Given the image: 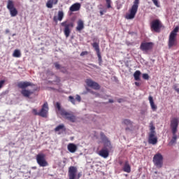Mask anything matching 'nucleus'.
I'll list each match as a JSON object with an SVG mask.
<instances>
[{
  "label": "nucleus",
  "mask_w": 179,
  "mask_h": 179,
  "mask_svg": "<svg viewBox=\"0 0 179 179\" xmlns=\"http://www.w3.org/2000/svg\"><path fill=\"white\" fill-rule=\"evenodd\" d=\"M67 149L70 153H75L78 150V146L73 143H69L67 145Z\"/></svg>",
  "instance_id": "nucleus-19"
},
{
  "label": "nucleus",
  "mask_w": 179,
  "mask_h": 179,
  "mask_svg": "<svg viewBox=\"0 0 179 179\" xmlns=\"http://www.w3.org/2000/svg\"><path fill=\"white\" fill-rule=\"evenodd\" d=\"M82 177V173L81 172L78 173V175H77V178H76V179H79Z\"/></svg>",
  "instance_id": "nucleus-41"
},
{
  "label": "nucleus",
  "mask_w": 179,
  "mask_h": 179,
  "mask_svg": "<svg viewBox=\"0 0 179 179\" xmlns=\"http://www.w3.org/2000/svg\"><path fill=\"white\" fill-rule=\"evenodd\" d=\"M143 78H144L145 80H148V79H149V75L148 73L143 74Z\"/></svg>",
  "instance_id": "nucleus-35"
},
{
  "label": "nucleus",
  "mask_w": 179,
  "mask_h": 179,
  "mask_svg": "<svg viewBox=\"0 0 179 179\" xmlns=\"http://www.w3.org/2000/svg\"><path fill=\"white\" fill-rule=\"evenodd\" d=\"M109 103H114V100H113V99H109Z\"/></svg>",
  "instance_id": "nucleus-48"
},
{
  "label": "nucleus",
  "mask_w": 179,
  "mask_h": 179,
  "mask_svg": "<svg viewBox=\"0 0 179 179\" xmlns=\"http://www.w3.org/2000/svg\"><path fill=\"white\" fill-rule=\"evenodd\" d=\"M83 29H85V24L82 20H79L77 22L76 30L77 31H81Z\"/></svg>",
  "instance_id": "nucleus-23"
},
{
  "label": "nucleus",
  "mask_w": 179,
  "mask_h": 179,
  "mask_svg": "<svg viewBox=\"0 0 179 179\" xmlns=\"http://www.w3.org/2000/svg\"><path fill=\"white\" fill-rule=\"evenodd\" d=\"M154 5H155V6H157V8H160V4H159V1L157 0H152Z\"/></svg>",
  "instance_id": "nucleus-31"
},
{
  "label": "nucleus",
  "mask_w": 179,
  "mask_h": 179,
  "mask_svg": "<svg viewBox=\"0 0 179 179\" xmlns=\"http://www.w3.org/2000/svg\"><path fill=\"white\" fill-rule=\"evenodd\" d=\"M94 43L92 44L93 48H94V50L96 52V55L98 57V61L99 64L101 65L103 64V59L101 58V53L100 52V45H99V42L97 41V39L94 38L93 39Z\"/></svg>",
  "instance_id": "nucleus-7"
},
{
  "label": "nucleus",
  "mask_w": 179,
  "mask_h": 179,
  "mask_svg": "<svg viewBox=\"0 0 179 179\" xmlns=\"http://www.w3.org/2000/svg\"><path fill=\"white\" fill-rule=\"evenodd\" d=\"M76 100H77V101H80L81 100L80 96L76 95Z\"/></svg>",
  "instance_id": "nucleus-40"
},
{
  "label": "nucleus",
  "mask_w": 179,
  "mask_h": 179,
  "mask_svg": "<svg viewBox=\"0 0 179 179\" xmlns=\"http://www.w3.org/2000/svg\"><path fill=\"white\" fill-rule=\"evenodd\" d=\"M128 129H129V128L127 127V128H126V131H128Z\"/></svg>",
  "instance_id": "nucleus-53"
},
{
  "label": "nucleus",
  "mask_w": 179,
  "mask_h": 179,
  "mask_svg": "<svg viewBox=\"0 0 179 179\" xmlns=\"http://www.w3.org/2000/svg\"><path fill=\"white\" fill-rule=\"evenodd\" d=\"M36 162L40 167H47L48 162L45 160V155L44 154H38L36 156Z\"/></svg>",
  "instance_id": "nucleus-9"
},
{
  "label": "nucleus",
  "mask_w": 179,
  "mask_h": 179,
  "mask_svg": "<svg viewBox=\"0 0 179 179\" xmlns=\"http://www.w3.org/2000/svg\"><path fill=\"white\" fill-rule=\"evenodd\" d=\"M60 71L63 72V73H66V68L61 67Z\"/></svg>",
  "instance_id": "nucleus-37"
},
{
  "label": "nucleus",
  "mask_w": 179,
  "mask_h": 179,
  "mask_svg": "<svg viewBox=\"0 0 179 179\" xmlns=\"http://www.w3.org/2000/svg\"><path fill=\"white\" fill-rule=\"evenodd\" d=\"M80 9V3H75L70 7L69 10L70 12H78V10H79Z\"/></svg>",
  "instance_id": "nucleus-21"
},
{
  "label": "nucleus",
  "mask_w": 179,
  "mask_h": 179,
  "mask_svg": "<svg viewBox=\"0 0 179 179\" xmlns=\"http://www.w3.org/2000/svg\"><path fill=\"white\" fill-rule=\"evenodd\" d=\"M34 92L30 90H27V89H24L22 90L21 91V94H22V96L24 97H30V96H31V94H33Z\"/></svg>",
  "instance_id": "nucleus-20"
},
{
  "label": "nucleus",
  "mask_w": 179,
  "mask_h": 179,
  "mask_svg": "<svg viewBox=\"0 0 179 179\" xmlns=\"http://www.w3.org/2000/svg\"><path fill=\"white\" fill-rule=\"evenodd\" d=\"M152 162L157 169L163 167V155L161 153H157L152 158Z\"/></svg>",
  "instance_id": "nucleus-6"
},
{
  "label": "nucleus",
  "mask_w": 179,
  "mask_h": 179,
  "mask_svg": "<svg viewBox=\"0 0 179 179\" xmlns=\"http://www.w3.org/2000/svg\"><path fill=\"white\" fill-rule=\"evenodd\" d=\"M81 1H83V0H81Z\"/></svg>",
  "instance_id": "nucleus-56"
},
{
  "label": "nucleus",
  "mask_w": 179,
  "mask_h": 179,
  "mask_svg": "<svg viewBox=\"0 0 179 179\" xmlns=\"http://www.w3.org/2000/svg\"><path fill=\"white\" fill-rule=\"evenodd\" d=\"M69 101H71V103H72L73 104H75V98H73V96H70L69 97Z\"/></svg>",
  "instance_id": "nucleus-33"
},
{
  "label": "nucleus",
  "mask_w": 179,
  "mask_h": 179,
  "mask_svg": "<svg viewBox=\"0 0 179 179\" xmlns=\"http://www.w3.org/2000/svg\"><path fill=\"white\" fill-rule=\"evenodd\" d=\"M13 57H14L15 58H20L22 57V53L19 50L16 49L13 53Z\"/></svg>",
  "instance_id": "nucleus-27"
},
{
  "label": "nucleus",
  "mask_w": 179,
  "mask_h": 179,
  "mask_svg": "<svg viewBox=\"0 0 179 179\" xmlns=\"http://www.w3.org/2000/svg\"><path fill=\"white\" fill-rule=\"evenodd\" d=\"M135 85L136 86H141V83H139L138 82H135Z\"/></svg>",
  "instance_id": "nucleus-46"
},
{
  "label": "nucleus",
  "mask_w": 179,
  "mask_h": 179,
  "mask_svg": "<svg viewBox=\"0 0 179 179\" xmlns=\"http://www.w3.org/2000/svg\"><path fill=\"white\" fill-rule=\"evenodd\" d=\"M153 48V43L152 42H143L140 45V50L144 52H148Z\"/></svg>",
  "instance_id": "nucleus-10"
},
{
  "label": "nucleus",
  "mask_w": 179,
  "mask_h": 179,
  "mask_svg": "<svg viewBox=\"0 0 179 179\" xmlns=\"http://www.w3.org/2000/svg\"><path fill=\"white\" fill-rule=\"evenodd\" d=\"M85 82L89 87H92L95 90H99V89H100V85H99V83L92 80L91 79H87Z\"/></svg>",
  "instance_id": "nucleus-15"
},
{
  "label": "nucleus",
  "mask_w": 179,
  "mask_h": 179,
  "mask_svg": "<svg viewBox=\"0 0 179 179\" xmlns=\"http://www.w3.org/2000/svg\"><path fill=\"white\" fill-rule=\"evenodd\" d=\"M179 120L177 117H174L171 120V128L173 134V137L171 141L169 143V146H172L176 142H177V128H178Z\"/></svg>",
  "instance_id": "nucleus-1"
},
{
  "label": "nucleus",
  "mask_w": 179,
  "mask_h": 179,
  "mask_svg": "<svg viewBox=\"0 0 179 179\" xmlns=\"http://www.w3.org/2000/svg\"><path fill=\"white\" fill-rule=\"evenodd\" d=\"M107 8H111V0H106Z\"/></svg>",
  "instance_id": "nucleus-32"
},
{
  "label": "nucleus",
  "mask_w": 179,
  "mask_h": 179,
  "mask_svg": "<svg viewBox=\"0 0 179 179\" xmlns=\"http://www.w3.org/2000/svg\"><path fill=\"white\" fill-rule=\"evenodd\" d=\"M178 27H176L175 29L171 32L169 35V47L171 48V47H174L177 45V33H178Z\"/></svg>",
  "instance_id": "nucleus-5"
},
{
  "label": "nucleus",
  "mask_w": 179,
  "mask_h": 179,
  "mask_svg": "<svg viewBox=\"0 0 179 179\" xmlns=\"http://www.w3.org/2000/svg\"><path fill=\"white\" fill-rule=\"evenodd\" d=\"M64 128H65L64 124H59L55 129V132H58L59 131H61V129H64Z\"/></svg>",
  "instance_id": "nucleus-30"
},
{
  "label": "nucleus",
  "mask_w": 179,
  "mask_h": 179,
  "mask_svg": "<svg viewBox=\"0 0 179 179\" xmlns=\"http://www.w3.org/2000/svg\"><path fill=\"white\" fill-rule=\"evenodd\" d=\"M17 86L20 89H22L23 90L26 89V87H29V86H33V83L27 81L20 82L18 83Z\"/></svg>",
  "instance_id": "nucleus-17"
},
{
  "label": "nucleus",
  "mask_w": 179,
  "mask_h": 179,
  "mask_svg": "<svg viewBox=\"0 0 179 179\" xmlns=\"http://www.w3.org/2000/svg\"><path fill=\"white\" fill-rule=\"evenodd\" d=\"M174 90H176V92H177V93H178L179 94V88H177L176 87H174Z\"/></svg>",
  "instance_id": "nucleus-44"
},
{
  "label": "nucleus",
  "mask_w": 179,
  "mask_h": 179,
  "mask_svg": "<svg viewBox=\"0 0 179 179\" xmlns=\"http://www.w3.org/2000/svg\"><path fill=\"white\" fill-rule=\"evenodd\" d=\"M53 20H54L55 22H57V17H54Z\"/></svg>",
  "instance_id": "nucleus-49"
},
{
  "label": "nucleus",
  "mask_w": 179,
  "mask_h": 179,
  "mask_svg": "<svg viewBox=\"0 0 179 179\" xmlns=\"http://www.w3.org/2000/svg\"><path fill=\"white\" fill-rule=\"evenodd\" d=\"M152 31H158L162 27V22L159 20H154L150 23Z\"/></svg>",
  "instance_id": "nucleus-11"
},
{
  "label": "nucleus",
  "mask_w": 179,
  "mask_h": 179,
  "mask_svg": "<svg viewBox=\"0 0 179 179\" xmlns=\"http://www.w3.org/2000/svg\"><path fill=\"white\" fill-rule=\"evenodd\" d=\"M100 15H101V16H103L104 15V11L101 10L100 11Z\"/></svg>",
  "instance_id": "nucleus-47"
},
{
  "label": "nucleus",
  "mask_w": 179,
  "mask_h": 179,
  "mask_svg": "<svg viewBox=\"0 0 179 179\" xmlns=\"http://www.w3.org/2000/svg\"><path fill=\"white\" fill-rule=\"evenodd\" d=\"M63 19H64V11L62 10L58 11L57 20H59V22H62Z\"/></svg>",
  "instance_id": "nucleus-28"
},
{
  "label": "nucleus",
  "mask_w": 179,
  "mask_h": 179,
  "mask_svg": "<svg viewBox=\"0 0 179 179\" xmlns=\"http://www.w3.org/2000/svg\"><path fill=\"white\" fill-rule=\"evenodd\" d=\"M6 32L8 33V32H9V31H8V30H7V31H6Z\"/></svg>",
  "instance_id": "nucleus-55"
},
{
  "label": "nucleus",
  "mask_w": 179,
  "mask_h": 179,
  "mask_svg": "<svg viewBox=\"0 0 179 179\" xmlns=\"http://www.w3.org/2000/svg\"><path fill=\"white\" fill-rule=\"evenodd\" d=\"M122 124L127 127H132L133 122L129 119H124L122 120Z\"/></svg>",
  "instance_id": "nucleus-26"
},
{
  "label": "nucleus",
  "mask_w": 179,
  "mask_h": 179,
  "mask_svg": "<svg viewBox=\"0 0 179 179\" xmlns=\"http://www.w3.org/2000/svg\"><path fill=\"white\" fill-rule=\"evenodd\" d=\"M156 132L151 131L148 136V143L150 145H156L157 143V137L155 136Z\"/></svg>",
  "instance_id": "nucleus-13"
},
{
  "label": "nucleus",
  "mask_w": 179,
  "mask_h": 179,
  "mask_svg": "<svg viewBox=\"0 0 179 179\" xmlns=\"http://www.w3.org/2000/svg\"><path fill=\"white\" fill-rule=\"evenodd\" d=\"M57 3H58V0H48L46 3V6L49 9H52V6L57 5Z\"/></svg>",
  "instance_id": "nucleus-22"
},
{
  "label": "nucleus",
  "mask_w": 179,
  "mask_h": 179,
  "mask_svg": "<svg viewBox=\"0 0 179 179\" xmlns=\"http://www.w3.org/2000/svg\"><path fill=\"white\" fill-rule=\"evenodd\" d=\"M138 8H139V0H134L133 6L129 9V13H127L125 16L126 19L128 20H131L135 18V15L138 12Z\"/></svg>",
  "instance_id": "nucleus-3"
},
{
  "label": "nucleus",
  "mask_w": 179,
  "mask_h": 179,
  "mask_svg": "<svg viewBox=\"0 0 179 179\" xmlns=\"http://www.w3.org/2000/svg\"><path fill=\"white\" fill-rule=\"evenodd\" d=\"M47 114H48V103L45 102L43 105L42 108L39 112V115L40 117H43L44 118L47 117Z\"/></svg>",
  "instance_id": "nucleus-14"
},
{
  "label": "nucleus",
  "mask_w": 179,
  "mask_h": 179,
  "mask_svg": "<svg viewBox=\"0 0 179 179\" xmlns=\"http://www.w3.org/2000/svg\"><path fill=\"white\" fill-rule=\"evenodd\" d=\"M29 174H31V171H28Z\"/></svg>",
  "instance_id": "nucleus-51"
},
{
  "label": "nucleus",
  "mask_w": 179,
  "mask_h": 179,
  "mask_svg": "<svg viewBox=\"0 0 179 179\" xmlns=\"http://www.w3.org/2000/svg\"><path fill=\"white\" fill-rule=\"evenodd\" d=\"M78 174V168L76 166H70L69 169V178L76 179Z\"/></svg>",
  "instance_id": "nucleus-12"
},
{
  "label": "nucleus",
  "mask_w": 179,
  "mask_h": 179,
  "mask_svg": "<svg viewBox=\"0 0 179 179\" xmlns=\"http://www.w3.org/2000/svg\"><path fill=\"white\" fill-rule=\"evenodd\" d=\"M155 128L154 126L150 127V131H155Z\"/></svg>",
  "instance_id": "nucleus-45"
},
{
  "label": "nucleus",
  "mask_w": 179,
  "mask_h": 179,
  "mask_svg": "<svg viewBox=\"0 0 179 179\" xmlns=\"http://www.w3.org/2000/svg\"><path fill=\"white\" fill-rule=\"evenodd\" d=\"M56 82H57V83H59V82H61V80L59 79V78L56 77Z\"/></svg>",
  "instance_id": "nucleus-43"
},
{
  "label": "nucleus",
  "mask_w": 179,
  "mask_h": 179,
  "mask_svg": "<svg viewBox=\"0 0 179 179\" xmlns=\"http://www.w3.org/2000/svg\"><path fill=\"white\" fill-rule=\"evenodd\" d=\"M32 169H34V170H36V169H37V167L34 166V167H32Z\"/></svg>",
  "instance_id": "nucleus-50"
},
{
  "label": "nucleus",
  "mask_w": 179,
  "mask_h": 179,
  "mask_svg": "<svg viewBox=\"0 0 179 179\" xmlns=\"http://www.w3.org/2000/svg\"><path fill=\"white\" fill-rule=\"evenodd\" d=\"M148 100L152 111H156V110H157V106L155 104V101H153V97L152 96H150L148 97Z\"/></svg>",
  "instance_id": "nucleus-24"
},
{
  "label": "nucleus",
  "mask_w": 179,
  "mask_h": 179,
  "mask_svg": "<svg viewBox=\"0 0 179 179\" xmlns=\"http://www.w3.org/2000/svg\"><path fill=\"white\" fill-rule=\"evenodd\" d=\"M122 170L123 171H124V173H131V166L129 165V163H128V162H126L124 163Z\"/></svg>",
  "instance_id": "nucleus-25"
},
{
  "label": "nucleus",
  "mask_w": 179,
  "mask_h": 179,
  "mask_svg": "<svg viewBox=\"0 0 179 179\" xmlns=\"http://www.w3.org/2000/svg\"><path fill=\"white\" fill-rule=\"evenodd\" d=\"M56 108H57V113L62 115V117H64L66 120H68L71 122H76V117H75L73 114L68 113L64 108H61V104L59 102L56 103Z\"/></svg>",
  "instance_id": "nucleus-2"
},
{
  "label": "nucleus",
  "mask_w": 179,
  "mask_h": 179,
  "mask_svg": "<svg viewBox=\"0 0 179 179\" xmlns=\"http://www.w3.org/2000/svg\"><path fill=\"white\" fill-rule=\"evenodd\" d=\"M32 113L34 114V115H40V112H37V109H33Z\"/></svg>",
  "instance_id": "nucleus-34"
},
{
  "label": "nucleus",
  "mask_w": 179,
  "mask_h": 179,
  "mask_svg": "<svg viewBox=\"0 0 179 179\" xmlns=\"http://www.w3.org/2000/svg\"><path fill=\"white\" fill-rule=\"evenodd\" d=\"M5 83V80H2L0 81V89L3 86V84Z\"/></svg>",
  "instance_id": "nucleus-39"
},
{
  "label": "nucleus",
  "mask_w": 179,
  "mask_h": 179,
  "mask_svg": "<svg viewBox=\"0 0 179 179\" xmlns=\"http://www.w3.org/2000/svg\"><path fill=\"white\" fill-rule=\"evenodd\" d=\"M47 75H48V76H53L54 73H52V71L48 70L47 72Z\"/></svg>",
  "instance_id": "nucleus-38"
},
{
  "label": "nucleus",
  "mask_w": 179,
  "mask_h": 179,
  "mask_svg": "<svg viewBox=\"0 0 179 179\" xmlns=\"http://www.w3.org/2000/svg\"><path fill=\"white\" fill-rule=\"evenodd\" d=\"M7 9H8L11 17H15V16H17V10L16 9V8H15V3L12 0L8 1Z\"/></svg>",
  "instance_id": "nucleus-8"
},
{
  "label": "nucleus",
  "mask_w": 179,
  "mask_h": 179,
  "mask_svg": "<svg viewBox=\"0 0 179 179\" xmlns=\"http://www.w3.org/2000/svg\"><path fill=\"white\" fill-rule=\"evenodd\" d=\"M86 54H87V52H82L80 56L83 57V55H86Z\"/></svg>",
  "instance_id": "nucleus-42"
},
{
  "label": "nucleus",
  "mask_w": 179,
  "mask_h": 179,
  "mask_svg": "<svg viewBox=\"0 0 179 179\" xmlns=\"http://www.w3.org/2000/svg\"><path fill=\"white\" fill-rule=\"evenodd\" d=\"M134 78L135 80H141V71H136L134 73Z\"/></svg>",
  "instance_id": "nucleus-29"
},
{
  "label": "nucleus",
  "mask_w": 179,
  "mask_h": 179,
  "mask_svg": "<svg viewBox=\"0 0 179 179\" xmlns=\"http://www.w3.org/2000/svg\"><path fill=\"white\" fill-rule=\"evenodd\" d=\"M61 26L64 27V34L65 37L68 38L71 34V31H72V29H73V22L69 20H66L61 23Z\"/></svg>",
  "instance_id": "nucleus-4"
},
{
  "label": "nucleus",
  "mask_w": 179,
  "mask_h": 179,
  "mask_svg": "<svg viewBox=\"0 0 179 179\" xmlns=\"http://www.w3.org/2000/svg\"><path fill=\"white\" fill-rule=\"evenodd\" d=\"M101 136L104 139V147L103 149H106L107 150H110L111 149V143L110 141L107 139V137L104 135V134L101 133Z\"/></svg>",
  "instance_id": "nucleus-16"
},
{
  "label": "nucleus",
  "mask_w": 179,
  "mask_h": 179,
  "mask_svg": "<svg viewBox=\"0 0 179 179\" xmlns=\"http://www.w3.org/2000/svg\"><path fill=\"white\" fill-rule=\"evenodd\" d=\"M98 155L101 156V157H103V159H107L109 155L108 150L102 148L100 151H99Z\"/></svg>",
  "instance_id": "nucleus-18"
},
{
  "label": "nucleus",
  "mask_w": 179,
  "mask_h": 179,
  "mask_svg": "<svg viewBox=\"0 0 179 179\" xmlns=\"http://www.w3.org/2000/svg\"><path fill=\"white\" fill-rule=\"evenodd\" d=\"M55 66L56 68V69H61V65H59V64H58V62L55 63Z\"/></svg>",
  "instance_id": "nucleus-36"
},
{
  "label": "nucleus",
  "mask_w": 179,
  "mask_h": 179,
  "mask_svg": "<svg viewBox=\"0 0 179 179\" xmlns=\"http://www.w3.org/2000/svg\"><path fill=\"white\" fill-rule=\"evenodd\" d=\"M155 174H157V171H155Z\"/></svg>",
  "instance_id": "nucleus-54"
},
{
  "label": "nucleus",
  "mask_w": 179,
  "mask_h": 179,
  "mask_svg": "<svg viewBox=\"0 0 179 179\" xmlns=\"http://www.w3.org/2000/svg\"><path fill=\"white\" fill-rule=\"evenodd\" d=\"M118 103H121V99H119V100H118Z\"/></svg>",
  "instance_id": "nucleus-52"
}]
</instances>
